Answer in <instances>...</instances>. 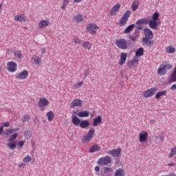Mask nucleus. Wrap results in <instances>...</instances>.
I'll return each mask as SVG.
<instances>
[{"mask_svg":"<svg viewBox=\"0 0 176 176\" xmlns=\"http://www.w3.org/2000/svg\"><path fill=\"white\" fill-rule=\"evenodd\" d=\"M72 122L74 126H80V129H86L90 126V122L88 120H80L79 118L76 117L75 115L72 116Z\"/></svg>","mask_w":176,"mask_h":176,"instance_id":"1","label":"nucleus"},{"mask_svg":"<svg viewBox=\"0 0 176 176\" xmlns=\"http://www.w3.org/2000/svg\"><path fill=\"white\" fill-rule=\"evenodd\" d=\"M173 68V65H170V63L165 64L163 63L160 67L158 68L157 69V74L158 75H166L167 74L168 71H170Z\"/></svg>","mask_w":176,"mask_h":176,"instance_id":"2","label":"nucleus"},{"mask_svg":"<svg viewBox=\"0 0 176 176\" xmlns=\"http://www.w3.org/2000/svg\"><path fill=\"white\" fill-rule=\"evenodd\" d=\"M131 15V12L130 10L126 11L122 17L120 19L119 25L120 27H123L127 24V21H129V17Z\"/></svg>","mask_w":176,"mask_h":176,"instance_id":"3","label":"nucleus"},{"mask_svg":"<svg viewBox=\"0 0 176 176\" xmlns=\"http://www.w3.org/2000/svg\"><path fill=\"white\" fill-rule=\"evenodd\" d=\"M116 45L117 47H119V49H122V50H125V49H127V40L124 38H118L116 41Z\"/></svg>","mask_w":176,"mask_h":176,"instance_id":"4","label":"nucleus"},{"mask_svg":"<svg viewBox=\"0 0 176 176\" xmlns=\"http://www.w3.org/2000/svg\"><path fill=\"white\" fill-rule=\"evenodd\" d=\"M109 163H112V159L108 155L100 158L98 161V164H99V166H107V164H109Z\"/></svg>","mask_w":176,"mask_h":176,"instance_id":"5","label":"nucleus"},{"mask_svg":"<svg viewBox=\"0 0 176 176\" xmlns=\"http://www.w3.org/2000/svg\"><path fill=\"white\" fill-rule=\"evenodd\" d=\"M156 91H157V89H156V87H152L151 89H148L146 91H144L143 96H144L145 98H148V97L155 96V94H156Z\"/></svg>","mask_w":176,"mask_h":176,"instance_id":"6","label":"nucleus"},{"mask_svg":"<svg viewBox=\"0 0 176 176\" xmlns=\"http://www.w3.org/2000/svg\"><path fill=\"white\" fill-rule=\"evenodd\" d=\"M7 69L9 72H16L17 71V63L14 61L8 62L7 63Z\"/></svg>","mask_w":176,"mask_h":176,"instance_id":"7","label":"nucleus"},{"mask_svg":"<svg viewBox=\"0 0 176 176\" xmlns=\"http://www.w3.org/2000/svg\"><path fill=\"white\" fill-rule=\"evenodd\" d=\"M108 155H111L113 157H119L122 155V148H113L107 152Z\"/></svg>","mask_w":176,"mask_h":176,"instance_id":"8","label":"nucleus"},{"mask_svg":"<svg viewBox=\"0 0 176 176\" xmlns=\"http://www.w3.org/2000/svg\"><path fill=\"white\" fill-rule=\"evenodd\" d=\"M98 26L96 25V23H90L87 27V30L89 34H91V35H94V34H97V30H98Z\"/></svg>","mask_w":176,"mask_h":176,"instance_id":"9","label":"nucleus"},{"mask_svg":"<svg viewBox=\"0 0 176 176\" xmlns=\"http://www.w3.org/2000/svg\"><path fill=\"white\" fill-rule=\"evenodd\" d=\"M28 74L29 73L28 70H23L18 74H16V79H19L20 80L27 79V78H28Z\"/></svg>","mask_w":176,"mask_h":176,"instance_id":"10","label":"nucleus"},{"mask_svg":"<svg viewBox=\"0 0 176 176\" xmlns=\"http://www.w3.org/2000/svg\"><path fill=\"white\" fill-rule=\"evenodd\" d=\"M140 142H146L148 141V132L142 131L139 135Z\"/></svg>","mask_w":176,"mask_h":176,"instance_id":"11","label":"nucleus"},{"mask_svg":"<svg viewBox=\"0 0 176 176\" xmlns=\"http://www.w3.org/2000/svg\"><path fill=\"white\" fill-rule=\"evenodd\" d=\"M83 104V101L80 99H75L74 100L71 104H70V108L71 109H74L75 107H82V104Z\"/></svg>","mask_w":176,"mask_h":176,"instance_id":"12","label":"nucleus"},{"mask_svg":"<svg viewBox=\"0 0 176 176\" xmlns=\"http://www.w3.org/2000/svg\"><path fill=\"white\" fill-rule=\"evenodd\" d=\"M48 104L49 100H47V99L45 98H40L38 103V107H39V108H44V107L47 106Z\"/></svg>","mask_w":176,"mask_h":176,"instance_id":"13","label":"nucleus"},{"mask_svg":"<svg viewBox=\"0 0 176 176\" xmlns=\"http://www.w3.org/2000/svg\"><path fill=\"white\" fill-rule=\"evenodd\" d=\"M50 25V21L49 20L43 19L38 23V28H45Z\"/></svg>","mask_w":176,"mask_h":176,"instance_id":"14","label":"nucleus"},{"mask_svg":"<svg viewBox=\"0 0 176 176\" xmlns=\"http://www.w3.org/2000/svg\"><path fill=\"white\" fill-rule=\"evenodd\" d=\"M144 34H145V37H144V38H147V39L153 38V33L152 32V30H149V28L144 29Z\"/></svg>","mask_w":176,"mask_h":176,"instance_id":"15","label":"nucleus"},{"mask_svg":"<svg viewBox=\"0 0 176 176\" xmlns=\"http://www.w3.org/2000/svg\"><path fill=\"white\" fill-rule=\"evenodd\" d=\"M27 16L25 15L21 14V15H15L14 16V19L15 21H19V23H23V21H25Z\"/></svg>","mask_w":176,"mask_h":176,"instance_id":"16","label":"nucleus"},{"mask_svg":"<svg viewBox=\"0 0 176 176\" xmlns=\"http://www.w3.org/2000/svg\"><path fill=\"white\" fill-rule=\"evenodd\" d=\"M101 122H102V117L101 116H98L96 118H94L93 122L94 127H97Z\"/></svg>","mask_w":176,"mask_h":176,"instance_id":"17","label":"nucleus"},{"mask_svg":"<svg viewBox=\"0 0 176 176\" xmlns=\"http://www.w3.org/2000/svg\"><path fill=\"white\" fill-rule=\"evenodd\" d=\"M120 9V4L118 3L116 4L111 10V15L115 16L116 14V12H119V10Z\"/></svg>","mask_w":176,"mask_h":176,"instance_id":"18","label":"nucleus"},{"mask_svg":"<svg viewBox=\"0 0 176 176\" xmlns=\"http://www.w3.org/2000/svg\"><path fill=\"white\" fill-rule=\"evenodd\" d=\"M101 151V147L100 146L95 144L91 146V148L89 150V153H94V152H98Z\"/></svg>","mask_w":176,"mask_h":176,"instance_id":"19","label":"nucleus"},{"mask_svg":"<svg viewBox=\"0 0 176 176\" xmlns=\"http://www.w3.org/2000/svg\"><path fill=\"white\" fill-rule=\"evenodd\" d=\"M126 60H127V54L122 52L120 54V65H123L126 63Z\"/></svg>","mask_w":176,"mask_h":176,"instance_id":"20","label":"nucleus"},{"mask_svg":"<svg viewBox=\"0 0 176 176\" xmlns=\"http://www.w3.org/2000/svg\"><path fill=\"white\" fill-rule=\"evenodd\" d=\"M149 23V20L148 19H141L137 21L136 24L138 25H146L147 24Z\"/></svg>","mask_w":176,"mask_h":176,"instance_id":"21","label":"nucleus"},{"mask_svg":"<svg viewBox=\"0 0 176 176\" xmlns=\"http://www.w3.org/2000/svg\"><path fill=\"white\" fill-rule=\"evenodd\" d=\"M152 38H142V42L143 43H144V45H146L148 47H151V46L153 45V41L151 40Z\"/></svg>","mask_w":176,"mask_h":176,"instance_id":"22","label":"nucleus"},{"mask_svg":"<svg viewBox=\"0 0 176 176\" xmlns=\"http://www.w3.org/2000/svg\"><path fill=\"white\" fill-rule=\"evenodd\" d=\"M90 115V113L87 111H80L77 113V116L79 118H87Z\"/></svg>","mask_w":176,"mask_h":176,"instance_id":"23","label":"nucleus"},{"mask_svg":"<svg viewBox=\"0 0 176 176\" xmlns=\"http://www.w3.org/2000/svg\"><path fill=\"white\" fill-rule=\"evenodd\" d=\"M73 20H74L76 23H82V21H83V15L78 14L74 16Z\"/></svg>","mask_w":176,"mask_h":176,"instance_id":"24","label":"nucleus"},{"mask_svg":"<svg viewBox=\"0 0 176 176\" xmlns=\"http://www.w3.org/2000/svg\"><path fill=\"white\" fill-rule=\"evenodd\" d=\"M148 25L150 28H152L153 30H156V28H157V23L156 21L150 20L148 21Z\"/></svg>","mask_w":176,"mask_h":176,"instance_id":"25","label":"nucleus"},{"mask_svg":"<svg viewBox=\"0 0 176 176\" xmlns=\"http://www.w3.org/2000/svg\"><path fill=\"white\" fill-rule=\"evenodd\" d=\"M170 82H176V66L175 69L172 71V74L170 76Z\"/></svg>","mask_w":176,"mask_h":176,"instance_id":"26","label":"nucleus"},{"mask_svg":"<svg viewBox=\"0 0 176 176\" xmlns=\"http://www.w3.org/2000/svg\"><path fill=\"white\" fill-rule=\"evenodd\" d=\"M82 46L84 49H88V50L91 49V44L89 41H82Z\"/></svg>","mask_w":176,"mask_h":176,"instance_id":"27","label":"nucleus"},{"mask_svg":"<svg viewBox=\"0 0 176 176\" xmlns=\"http://www.w3.org/2000/svg\"><path fill=\"white\" fill-rule=\"evenodd\" d=\"M166 94H167V91H159L156 94L155 98L156 100H159L160 97H163V96H166Z\"/></svg>","mask_w":176,"mask_h":176,"instance_id":"28","label":"nucleus"},{"mask_svg":"<svg viewBox=\"0 0 176 176\" xmlns=\"http://www.w3.org/2000/svg\"><path fill=\"white\" fill-rule=\"evenodd\" d=\"M111 173H112V168L108 167L104 168V176H111Z\"/></svg>","mask_w":176,"mask_h":176,"instance_id":"29","label":"nucleus"},{"mask_svg":"<svg viewBox=\"0 0 176 176\" xmlns=\"http://www.w3.org/2000/svg\"><path fill=\"white\" fill-rule=\"evenodd\" d=\"M134 27H135V25L134 24L129 25L124 31V34L130 33L131 31H133L134 30Z\"/></svg>","mask_w":176,"mask_h":176,"instance_id":"30","label":"nucleus"},{"mask_svg":"<svg viewBox=\"0 0 176 176\" xmlns=\"http://www.w3.org/2000/svg\"><path fill=\"white\" fill-rule=\"evenodd\" d=\"M114 176H124V170L123 168H119L114 173Z\"/></svg>","mask_w":176,"mask_h":176,"instance_id":"31","label":"nucleus"},{"mask_svg":"<svg viewBox=\"0 0 176 176\" xmlns=\"http://www.w3.org/2000/svg\"><path fill=\"white\" fill-rule=\"evenodd\" d=\"M141 56H144V48H142V47H140L135 52V56L136 57H141Z\"/></svg>","mask_w":176,"mask_h":176,"instance_id":"32","label":"nucleus"},{"mask_svg":"<svg viewBox=\"0 0 176 176\" xmlns=\"http://www.w3.org/2000/svg\"><path fill=\"white\" fill-rule=\"evenodd\" d=\"M46 115H47L49 122H52V120H53V119L54 118V113H53V111H52L47 113Z\"/></svg>","mask_w":176,"mask_h":176,"instance_id":"33","label":"nucleus"},{"mask_svg":"<svg viewBox=\"0 0 176 176\" xmlns=\"http://www.w3.org/2000/svg\"><path fill=\"white\" fill-rule=\"evenodd\" d=\"M17 145V142H10L8 143V146L10 149H14Z\"/></svg>","mask_w":176,"mask_h":176,"instance_id":"34","label":"nucleus"},{"mask_svg":"<svg viewBox=\"0 0 176 176\" xmlns=\"http://www.w3.org/2000/svg\"><path fill=\"white\" fill-rule=\"evenodd\" d=\"M94 133H96V130L94 128H91L89 131L87 135L89 137V138H93L94 137Z\"/></svg>","mask_w":176,"mask_h":176,"instance_id":"35","label":"nucleus"},{"mask_svg":"<svg viewBox=\"0 0 176 176\" xmlns=\"http://www.w3.org/2000/svg\"><path fill=\"white\" fill-rule=\"evenodd\" d=\"M31 136H32L31 131H25L24 132V137L25 140H30L31 138Z\"/></svg>","mask_w":176,"mask_h":176,"instance_id":"36","label":"nucleus"},{"mask_svg":"<svg viewBox=\"0 0 176 176\" xmlns=\"http://www.w3.org/2000/svg\"><path fill=\"white\" fill-rule=\"evenodd\" d=\"M34 61L35 65H38L41 64V63H42V59L39 56H36L34 58Z\"/></svg>","mask_w":176,"mask_h":176,"instance_id":"37","label":"nucleus"},{"mask_svg":"<svg viewBox=\"0 0 176 176\" xmlns=\"http://www.w3.org/2000/svg\"><path fill=\"white\" fill-rule=\"evenodd\" d=\"M138 34H136L135 33H133L132 34L129 36V39H131V41H133V42L135 41V39H137V38H138Z\"/></svg>","mask_w":176,"mask_h":176,"instance_id":"38","label":"nucleus"},{"mask_svg":"<svg viewBox=\"0 0 176 176\" xmlns=\"http://www.w3.org/2000/svg\"><path fill=\"white\" fill-rule=\"evenodd\" d=\"M92 138H90V136L86 135H84L82 138V142H90L91 141Z\"/></svg>","mask_w":176,"mask_h":176,"instance_id":"39","label":"nucleus"},{"mask_svg":"<svg viewBox=\"0 0 176 176\" xmlns=\"http://www.w3.org/2000/svg\"><path fill=\"white\" fill-rule=\"evenodd\" d=\"M138 65V59L137 58H133V60H131V63L129 64V67H131L132 65Z\"/></svg>","mask_w":176,"mask_h":176,"instance_id":"40","label":"nucleus"},{"mask_svg":"<svg viewBox=\"0 0 176 176\" xmlns=\"http://www.w3.org/2000/svg\"><path fill=\"white\" fill-rule=\"evenodd\" d=\"M10 134H13V131L12 129H9L3 133L4 138H8Z\"/></svg>","mask_w":176,"mask_h":176,"instance_id":"41","label":"nucleus"},{"mask_svg":"<svg viewBox=\"0 0 176 176\" xmlns=\"http://www.w3.org/2000/svg\"><path fill=\"white\" fill-rule=\"evenodd\" d=\"M159 13L158 12H155L153 16H152V20L154 21H157L159 20Z\"/></svg>","mask_w":176,"mask_h":176,"instance_id":"42","label":"nucleus"},{"mask_svg":"<svg viewBox=\"0 0 176 176\" xmlns=\"http://www.w3.org/2000/svg\"><path fill=\"white\" fill-rule=\"evenodd\" d=\"M176 155V147L172 148L170 150V154L169 155L168 157L171 158L173 156Z\"/></svg>","mask_w":176,"mask_h":176,"instance_id":"43","label":"nucleus"},{"mask_svg":"<svg viewBox=\"0 0 176 176\" xmlns=\"http://www.w3.org/2000/svg\"><path fill=\"white\" fill-rule=\"evenodd\" d=\"M24 144H25V141H19L18 143H16V145H18L17 148L18 149H21L23 146H24Z\"/></svg>","mask_w":176,"mask_h":176,"instance_id":"44","label":"nucleus"},{"mask_svg":"<svg viewBox=\"0 0 176 176\" xmlns=\"http://www.w3.org/2000/svg\"><path fill=\"white\" fill-rule=\"evenodd\" d=\"M167 53H175V48L169 46L166 48Z\"/></svg>","mask_w":176,"mask_h":176,"instance_id":"45","label":"nucleus"},{"mask_svg":"<svg viewBox=\"0 0 176 176\" xmlns=\"http://www.w3.org/2000/svg\"><path fill=\"white\" fill-rule=\"evenodd\" d=\"M30 119H31V117L30 116V115L26 114L23 116V122L25 123V122H28Z\"/></svg>","mask_w":176,"mask_h":176,"instance_id":"46","label":"nucleus"},{"mask_svg":"<svg viewBox=\"0 0 176 176\" xmlns=\"http://www.w3.org/2000/svg\"><path fill=\"white\" fill-rule=\"evenodd\" d=\"M19 135L18 133H14L12 135H11L9 138V141L12 142V141H14V140H16L17 138V136Z\"/></svg>","mask_w":176,"mask_h":176,"instance_id":"47","label":"nucleus"},{"mask_svg":"<svg viewBox=\"0 0 176 176\" xmlns=\"http://www.w3.org/2000/svg\"><path fill=\"white\" fill-rule=\"evenodd\" d=\"M31 160H32V158H31V157H30V155H28L23 158L24 163H30V162H31Z\"/></svg>","mask_w":176,"mask_h":176,"instance_id":"48","label":"nucleus"},{"mask_svg":"<svg viewBox=\"0 0 176 176\" xmlns=\"http://www.w3.org/2000/svg\"><path fill=\"white\" fill-rule=\"evenodd\" d=\"M131 8H132L133 12H135V10L138 9V3H133Z\"/></svg>","mask_w":176,"mask_h":176,"instance_id":"49","label":"nucleus"},{"mask_svg":"<svg viewBox=\"0 0 176 176\" xmlns=\"http://www.w3.org/2000/svg\"><path fill=\"white\" fill-rule=\"evenodd\" d=\"M89 67L86 68L84 71V76L85 78H86L87 76H89Z\"/></svg>","mask_w":176,"mask_h":176,"instance_id":"50","label":"nucleus"},{"mask_svg":"<svg viewBox=\"0 0 176 176\" xmlns=\"http://www.w3.org/2000/svg\"><path fill=\"white\" fill-rule=\"evenodd\" d=\"M15 56H16V57H19V58H21L23 54L20 52V51H16L14 53Z\"/></svg>","mask_w":176,"mask_h":176,"instance_id":"51","label":"nucleus"},{"mask_svg":"<svg viewBox=\"0 0 176 176\" xmlns=\"http://www.w3.org/2000/svg\"><path fill=\"white\" fill-rule=\"evenodd\" d=\"M74 42L77 45H81V43H82V41L79 38H74Z\"/></svg>","mask_w":176,"mask_h":176,"instance_id":"52","label":"nucleus"},{"mask_svg":"<svg viewBox=\"0 0 176 176\" xmlns=\"http://www.w3.org/2000/svg\"><path fill=\"white\" fill-rule=\"evenodd\" d=\"M9 126H10V123H9V122H6L3 123V127H9Z\"/></svg>","mask_w":176,"mask_h":176,"instance_id":"53","label":"nucleus"},{"mask_svg":"<svg viewBox=\"0 0 176 176\" xmlns=\"http://www.w3.org/2000/svg\"><path fill=\"white\" fill-rule=\"evenodd\" d=\"M18 166L20 168H24V167H25V164L24 163H21L18 165Z\"/></svg>","mask_w":176,"mask_h":176,"instance_id":"54","label":"nucleus"},{"mask_svg":"<svg viewBox=\"0 0 176 176\" xmlns=\"http://www.w3.org/2000/svg\"><path fill=\"white\" fill-rule=\"evenodd\" d=\"M133 33L140 36V30H138V29H135Z\"/></svg>","mask_w":176,"mask_h":176,"instance_id":"55","label":"nucleus"},{"mask_svg":"<svg viewBox=\"0 0 176 176\" xmlns=\"http://www.w3.org/2000/svg\"><path fill=\"white\" fill-rule=\"evenodd\" d=\"M170 90H176V84H174L170 87Z\"/></svg>","mask_w":176,"mask_h":176,"instance_id":"56","label":"nucleus"},{"mask_svg":"<svg viewBox=\"0 0 176 176\" xmlns=\"http://www.w3.org/2000/svg\"><path fill=\"white\" fill-rule=\"evenodd\" d=\"M11 130L12 131V133H16V131H19L20 130V129H19V128L11 129Z\"/></svg>","mask_w":176,"mask_h":176,"instance_id":"57","label":"nucleus"},{"mask_svg":"<svg viewBox=\"0 0 176 176\" xmlns=\"http://www.w3.org/2000/svg\"><path fill=\"white\" fill-rule=\"evenodd\" d=\"M69 3V0H63V5H68Z\"/></svg>","mask_w":176,"mask_h":176,"instance_id":"58","label":"nucleus"},{"mask_svg":"<svg viewBox=\"0 0 176 176\" xmlns=\"http://www.w3.org/2000/svg\"><path fill=\"white\" fill-rule=\"evenodd\" d=\"M95 171H96V173H98V171H100V166H96Z\"/></svg>","mask_w":176,"mask_h":176,"instance_id":"59","label":"nucleus"},{"mask_svg":"<svg viewBox=\"0 0 176 176\" xmlns=\"http://www.w3.org/2000/svg\"><path fill=\"white\" fill-rule=\"evenodd\" d=\"M45 53H46V50H45V48H43V49L41 50V54H45Z\"/></svg>","mask_w":176,"mask_h":176,"instance_id":"60","label":"nucleus"},{"mask_svg":"<svg viewBox=\"0 0 176 176\" xmlns=\"http://www.w3.org/2000/svg\"><path fill=\"white\" fill-rule=\"evenodd\" d=\"M3 126L0 128V134H3Z\"/></svg>","mask_w":176,"mask_h":176,"instance_id":"61","label":"nucleus"},{"mask_svg":"<svg viewBox=\"0 0 176 176\" xmlns=\"http://www.w3.org/2000/svg\"><path fill=\"white\" fill-rule=\"evenodd\" d=\"M82 85H83V82H78V83L77 84V86H78V87H80V86H82Z\"/></svg>","mask_w":176,"mask_h":176,"instance_id":"62","label":"nucleus"},{"mask_svg":"<svg viewBox=\"0 0 176 176\" xmlns=\"http://www.w3.org/2000/svg\"><path fill=\"white\" fill-rule=\"evenodd\" d=\"M150 123L151 124H155V120H151Z\"/></svg>","mask_w":176,"mask_h":176,"instance_id":"63","label":"nucleus"},{"mask_svg":"<svg viewBox=\"0 0 176 176\" xmlns=\"http://www.w3.org/2000/svg\"><path fill=\"white\" fill-rule=\"evenodd\" d=\"M136 30L139 31V30H142V27L141 26H136Z\"/></svg>","mask_w":176,"mask_h":176,"instance_id":"64","label":"nucleus"}]
</instances>
